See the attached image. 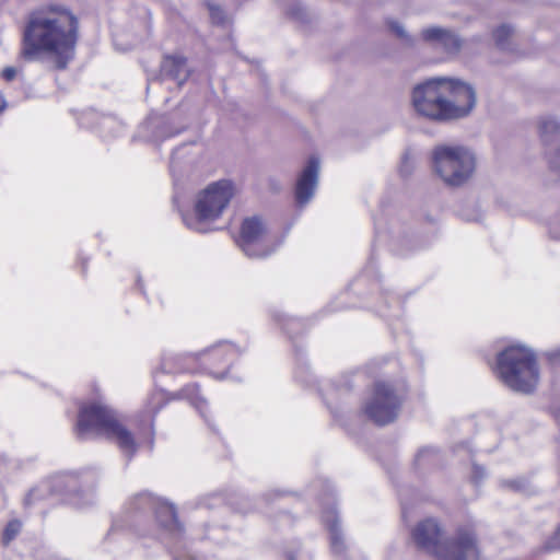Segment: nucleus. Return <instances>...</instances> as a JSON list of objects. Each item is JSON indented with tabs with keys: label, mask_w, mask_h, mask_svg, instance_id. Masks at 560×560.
<instances>
[{
	"label": "nucleus",
	"mask_w": 560,
	"mask_h": 560,
	"mask_svg": "<svg viewBox=\"0 0 560 560\" xmlns=\"http://www.w3.org/2000/svg\"><path fill=\"white\" fill-rule=\"evenodd\" d=\"M79 20L66 5L48 4L32 11L25 22L20 56L26 61H47L63 70L73 60Z\"/></svg>",
	"instance_id": "1"
},
{
	"label": "nucleus",
	"mask_w": 560,
	"mask_h": 560,
	"mask_svg": "<svg viewBox=\"0 0 560 560\" xmlns=\"http://www.w3.org/2000/svg\"><path fill=\"white\" fill-rule=\"evenodd\" d=\"M474 88L462 80L447 77L431 78L415 86L412 106L429 119L446 121L468 116L476 106Z\"/></svg>",
	"instance_id": "2"
},
{
	"label": "nucleus",
	"mask_w": 560,
	"mask_h": 560,
	"mask_svg": "<svg viewBox=\"0 0 560 560\" xmlns=\"http://www.w3.org/2000/svg\"><path fill=\"white\" fill-rule=\"evenodd\" d=\"M94 476L90 469L54 476L33 488L25 497L24 503L31 505L48 495L60 494L67 504L78 510L90 509L98 502V494L91 483Z\"/></svg>",
	"instance_id": "3"
},
{
	"label": "nucleus",
	"mask_w": 560,
	"mask_h": 560,
	"mask_svg": "<svg viewBox=\"0 0 560 560\" xmlns=\"http://www.w3.org/2000/svg\"><path fill=\"white\" fill-rule=\"evenodd\" d=\"M235 195L236 186L230 179L208 184L196 194L194 213L183 218L185 225L199 233L212 231V224L223 215Z\"/></svg>",
	"instance_id": "4"
},
{
	"label": "nucleus",
	"mask_w": 560,
	"mask_h": 560,
	"mask_svg": "<svg viewBox=\"0 0 560 560\" xmlns=\"http://www.w3.org/2000/svg\"><path fill=\"white\" fill-rule=\"evenodd\" d=\"M476 152L463 144H439L432 150V167L444 185L459 188L472 180L477 172Z\"/></svg>",
	"instance_id": "5"
},
{
	"label": "nucleus",
	"mask_w": 560,
	"mask_h": 560,
	"mask_svg": "<svg viewBox=\"0 0 560 560\" xmlns=\"http://www.w3.org/2000/svg\"><path fill=\"white\" fill-rule=\"evenodd\" d=\"M497 373L509 388L524 394L534 392L539 382L535 353L523 346L508 347L498 355Z\"/></svg>",
	"instance_id": "6"
},
{
	"label": "nucleus",
	"mask_w": 560,
	"mask_h": 560,
	"mask_svg": "<svg viewBox=\"0 0 560 560\" xmlns=\"http://www.w3.org/2000/svg\"><path fill=\"white\" fill-rule=\"evenodd\" d=\"M441 528L434 518L420 522L412 532L416 545L439 560H477L478 550L469 533H460L455 541L441 542Z\"/></svg>",
	"instance_id": "7"
},
{
	"label": "nucleus",
	"mask_w": 560,
	"mask_h": 560,
	"mask_svg": "<svg viewBox=\"0 0 560 560\" xmlns=\"http://www.w3.org/2000/svg\"><path fill=\"white\" fill-rule=\"evenodd\" d=\"M237 244L247 257L255 259L266 258L276 249L265 221L256 215L243 220Z\"/></svg>",
	"instance_id": "8"
},
{
	"label": "nucleus",
	"mask_w": 560,
	"mask_h": 560,
	"mask_svg": "<svg viewBox=\"0 0 560 560\" xmlns=\"http://www.w3.org/2000/svg\"><path fill=\"white\" fill-rule=\"evenodd\" d=\"M400 406L401 397L393 386L378 382L364 404V412L373 422L384 425L397 418Z\"/></svg>",
	"instance_id": "9"
},
{
	"label": "nucleus",
	"mask_w": 560,
	"mask_h": 560,
	"mask_svg": "<svg viewBox=\"0 0 560 560\" xmlns=\"http://www.w3.org/2000/svg\"><path fill=\"white\" fill-rule=\"evenodd\" d=\"M105 430V409L100 402L89 401L79 409L75 434L80 440H91Z\"/></svg>",
	"instance_id": "10"
},
{
	"label": "nucleus",
	"mask_w": 560,
	"mask_h": 560,
	"mask_svg": "<svg viewBox=\"0 0 560 560\" xmlns=\"http://www.w3.org/2000/svg\"><path fill=\"white\" fill-rule=\"evenodd\" d=\"M107 441L115 444L120 453L130 459L138 450L131 431L127 429L117 411L107 408Z\"/></svg>",
	"instance_id": "11"
},
{
	"label": "nucleus",
	"mask_w": 560,
	"mask_h": 560,
	"mask_svg": "<svg viewBox=\"0 0 560 560\" xmlns=\"http://www.w3.org/2000/svg\"><path fill=\"white\" fill-rule=\"evenodd\" d=\"M539 133L550 167L560 172V122L553 117L541 118Z\"/></svg>",
	"instance_id": "12"
},
{
	"label": "nucleus",
	"mask_w": 560,
	"mask_h": 560,
	"mask_svg": "<svg viewBox=\"0 0 560 560\" xmlns=\"http://www.w3.org/2000/svg\"><path fill=\"white\" fill-rule=\"evenodd\" d=\"M319 160L315 156L308 159L302 170L295 187V199L300 207L305 206L314 196L318 183Z\"/></svg>",
	"instance_id": "13"
},
{
	"label": "nucleus",
	"mask_w": 560,
	"mask_h": 560,
	"mask_svg": "<svg viewBox=\"0 0 560 560\" xmlns=\"http://www.w3.org/2000/svg\"><path fill=\"white\" fill-rule=\"evenodd\" d=\"M138 499L154 510L156 518L163 527L171 533L180 532V524L177 521L176 512L172 504L149 493L140 494Z\"/></svg>",
	"instance_id": "14"
},
{
	"label": "nucleus",
	"mask_w": 560,
	"mask_h": 560,
	"mask_svg": "<svg viewBox=\"0 0 560 560\" xmlns=\"http://www.w3.org/2000/svg\"><path fill=\"white\" fill-rule=\"evenodd\" d=\"M198 355L206 363L219 365L232 361L237 355V349L231 343L223 342L203 350Z\"/></svg>",
	"instance_id": "15"
},
{
	"label": "nucleus",
	"mask_w": 560,
	"mask_h": 560,
	"mask_svg": "<svg viewBox=\"0 0 560 560\" xmlns=\"http://www.w3.org/2000/svg\"><path fill=\"white\" fill-rule=\"evenodd\" d=\"M164 73L172 77L180 85L188 78L186 59L180 56L166 57L162 63Z\"/></svg>",
	"instance_id": "16"
},
{
	"label": "nucleus",
	"mask_w": 560,
	"mask_h": 560,
	"mask_svg": "<svg viewBox=\"0 0 560 560\" xmlns=\"http://www.w3.org/2000/svg\"><path fill=\"white\" fill-rule=\"evenodd\" d=\"M325 522L330 533V546L331 550L336 555H340L345 549V544L339 529L338 521L332 511H329L325 516Z\"/></svg>",
	"instance_id": "17"
},
{
	"label": "nucleus",
	"mask_w": 560,
	"mask_h": 560,
	"mask_svg": "<svg viewBox=\"0 0 560 560\" xmlns=\"http://www.w3.org/2000/svg\"><path fill=\"white\" fill-rule=\"evenodd\" d=\"M207 7L209 10V15H210L211 22L213 24L224 25L225 23L229 22V16L226 15L224 10L219 4L208 2Z\"/></svg>",
	"instance_id": "18"
},
{
	"label": "nucleus",
	"mask_w": 560,
	"mask_h": 560,
	"mask_svg": "<svg viewBox=\"0 0 560 560\" xmlns=\"http://www.w3.org/2000/svg\"><path fill=\"white\" fill-rule=\"evenodd\" d=\"M445 32H446L445 28L438 27V26H431V27L424 28L421 32V37L423 40L439 46L440 40L443 39Z\"/></svg>",
	"instance_id": "19"
},
{
	"label": "nucleus",
	"mask_w": 560,
	"mask_h": 560,
	"mask_svg": "<svg viewBox=\"0 0 560 560\" xmlns=\"http://www.w3.org/2000/svg\"><path fill=\"white\" fill-rule=\"evenodd\" d=\"M439 46L443 47L447 52H456L460 47V40L454 33L446 30Z\"/></svg>",
	"instance_id": "20"
},
{
	"label": "nucleus",
	"mask_w": 560,
	"mask_h": 560,
	"mask_svg": "<svg viewBox=\"0 0 560 560\" xmlns=\"http://www.w3.org/2000/svg\"><path fill=\"white\" fill-rule=\"evenodd\" d=\"M511 34H512V28L510 26L502 25V26L498 27L493 33L495 44L500 48H505L508 38L510 37Z\"/></svg>",
	"instance_id": "21"
},
{
	"label": "nucleus",
	"mask_w": 560,
	"mask_h": 560,
	"mask_svg": "<svg viewBox=\"0 0 560 560\" xmlns=\"http://www.w3.org/2000/svg\"><path fill=\"white\" fill-rule=\"evenodd\" d=\"M390 30L395 33L397 37H399L406 45H412L413 39L411 36L408 35L405 27L398 23V22H390L389 23Z\"/></svg>",
	"instance_id": "22"
},
{
	"label": "nucleus",
	"mask_w": 560,
	"mask_h": 560,
	"mask_svg": "<svg viewBox=\"0 0 560 560\" xmlns=\"http://www.w3.org/2000/svg\"><path fill=\"white\" fill-rule=\"evenodd\" d=\"M21 523L19 521L10 522L3 533V542L9 544L20 532Z\"/></svg>",
	"instance_id": "23"
},
{
	"label": "nucleus",
	"mask_w": 560,
	"mask_h": 560,
	"mask_svg": "<svg viewBox=\"0 0 560 560\" xmlns=\"http://www.w3.org/2000/svg\"><path fill=\"white\" fill-rule=\"evenodd\" d=\"M95 119H97V121L100 122L102 120V115L93 110H86L80 117V124L84 127L90 128L93 127V122Z\"/></svg>",
	"instance_id": "24"
},
{
	"label": "nucleus",
	"mask_w": 560,
	"mask_h": 560,
	"mask_svg": "<svg viewBox=\"0 0 560 560\" xmlns=\"http://www.w3.org/2000/svg\"><path fill=\"white\" fill-rule=\"evenodd\" d=\"M18 74V69L14 67H5L2 72L1 77L5 81H12Z\"/></svg>",
	"instance_id": "25"
},
{
	"label": "nucleus",
	"mask_w": 560,
	"mask_h": 560,
	"mask_svg": "<svg viewBox=\"0 0 560 560\" xmlns=\"http://www.w3.org/2000/svg\"><path fill=\"white\" fill-rule=\"evenodd\" d=\"M505 485L516 491H525V480L517 479V480H510L506 481Z\"/></svg>",
	"instance_id": "26"
},
{
	"label": "nucleus",
	"mask_w": 560,
	"mask_h": 560,
	"mask_svg": "<svg viewBox=\"0 0 560 560\" xmlns=\"http://www.w3.org/2000/svg\"><path fill=\"white\" fill-rule=\"evenodd\" d=\"M548 548H550V549L560 548V527L553 534L551 539L548 541Z\"/></svg>",
	"instance_id": "27"
},
{
	"label": "nucleus",
	"mask_w": 560,
	"mask_h": 560,
	"mask_svg": "<svg viewBox=\"0 0 560 560\" xmlns=\"http://www.w3.org/2000/svg\"><path fill=\"white\" fill-rule=\"evenodd\" d=\"M5 107V101L3 98L2 95H0V113L4 109Z\"/></svg>",
	"instance_id": "28"
},
{
	"label": "nucleus",
	"mask_w": 560,
	"mask_h": 560,
	"mask_svg": "<svg viewBox=\"0 0 560 560\" xmlns=\"http://www.w3.org/2000/svg\"><path fill=\"white\" fill-rule=\"evenodd\" d=\"M185 392H191V393H195L197 392V387L194 385V386H188Z\"/></svg>",
	"instance_id": "29"
},
{
	"label": "nucleus",
	"mask_w": 560,
	"mask_h": 560,
	"mask_svg": "<svg viewBox=\"0 0 560 560\" xmlns=\"http://www.w3.org/2000/svg\"><path fill=\"white\" fill-rule=\"evenodd\" d=\"M192 399H194V404H197V401L199 400V397L196 395V397Z\"/></svg>",
	"instance_id": "30"
},
{
	"label": "nucleus",
	"mask_w": 560,
	"mask_h": 560,
	"mask_svg": "<svg viewBox=\"0 0 560 560\" xmlns=\"http://www.w3.org/2000/svg\"><path fill=\"white\" fill-rule=\"evenodd\" d=\"M479 470H481V469H480V468H478V467H475V472H476V474H478V472H479Z\"/></svg>",
	"instance_id": "31"
},
{
	"label": "nucleus",
	"mask_w": 560,
	"mask_h": 560,
	"mask_svg": "<svg viewBox=\"0 0 560 560\" xmlns=\"http://www.w3.org/2000/svg\"><path fill=\"white\" fill-rule=\"evenodd\" d=\"M97 477H98V479H101V469H98V471H97Z\"/></svg>",
	"instance_id": "32"
},
{
	"label": "nucleus",
	"mask_w": 560,
	"mask_h": 560,
	"mask_svg": "<svg viewBox=\"0 0 560 560\" xmlns=\"http://www.w3.org/2000/svg\"><path fill=\"white\" fill-rule=\"evenodd\" d=\"M290 560H295L294 558H291Z\"/></svg>",
	"instance_id": "33"
}]
</instances>
